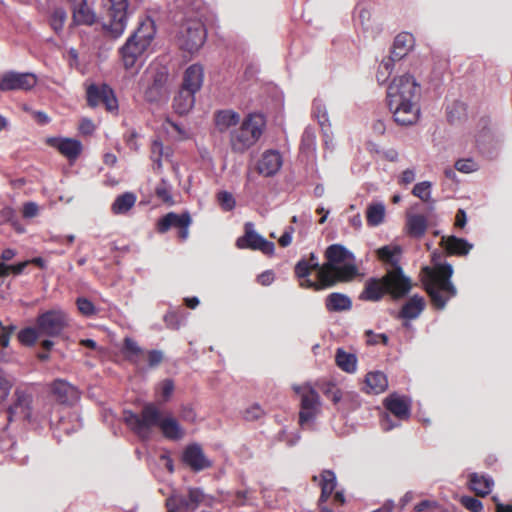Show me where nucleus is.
Returning <instances> with one entry per match:
<instances>
[{
    "label": "nucleus",
    "instance_id": "f257e3e1",
    "mask_svg": "<svg viewBox=\"0 0 512 512\" xmlns=\"http://www.w3.org/2000/svg\"><path fill=\"white\" fill-rule=\"evenodd\" d=\"M419 86L412 75L393 79L387 89L388 107L395 122L402 126L414 125L420 117Z\"/></svg>",
    "mask_w": 512,
    "mask_h": 512
},
{
    "label": "nucleus",
    "instance_id": "9b49d317",
    "mask_svg": "<svg viewBox=\"0 0 512 512\" xmlns=\"http://www.w3.org/2000/svg\"><path fill=\"white\" fill-rule=\"evenodd\" d=\"M206 40V30L200 20H187L179 31L178 44L181 49L194 53Z\"/></svg>",
    "mask_w": 512,
    "mask_h": 512
},
{
    "label": "nucleus",
    "instance_id": "7ed1b4c3",
    "mask_svg": "<svg viewBox=\"0 0 512 512\" xmlns=\"http://www.w3.org/2000/svg\"><path fill=\"white\" fill-rule=\"evenodd\" d=\"M325 257L327 261L318 272V287H331L336 282L350 280L357 274L355 257L343 245H330L325 251Z\"/></svg>",
    "mask_w": 512,
    "mask_h": 512
},
{
    "label": "nucleus",
    "instance_id": "3c124183",
    "mask_svg": "<svg viewBox=\"0 0 512 512\" xmlns=\"http://www.w3.org/2000/svg\"><path fill=\"white\" fill-rule=\"evenodd\" d=\"M13 380L8 376L0 373V403L7 400L13 387Z\"/></svg>",
    "mask_w": 512,
    "mask_h": 512
},
{
    "label": "nucleus",
    "instance_id": "680f3d73",
    "mask_svg": "<svg viewBox=\"0 0 512 512\" xmlns=\"http://www.w3.org/2000/svg\"><path fill=\"white\" fill-rule=\"evenodd\" d=\"M39 207L35 202H26L23 205L22 215L24 218H33L38 215Z\"/></svg>",
    "mask_w": 512,
    "mask_h": 512
},
{
    "label": "nucleus",
    "instance_id": "4be33fe9",
    "mask_svg": "<svg viewBox=\"0 0 512 512\" xmlns=\"http://www.w3.org/2000/svg\"><path fill=\"white\" fill-rule=\"evenodd\" d=\"M385 407L399 419H407L410 416V401L397 394H392L385 399Z\"/></svg>",
    "mask_w": 512,
    "mask_h": 512
},
{
    "label": "nucleus",
    "instance_id": "13d9d810",
    "mask_svg": "<svg viewBox=\"0 0 512 512\" xmlns=\"http://www.w3.org/2000/svg\"><path fill=\"white\" fill-rule=\"evenodd\" d=\"M263 413L264 412L259 405H252L244 411L243 416L248 421H254L261 418Z\"/></svg>",
    "mask_w": 512,
    "mask_h": 512
},
{
    "label": "nucleus",
    "instance_id": "20e7f679",
    "mask_svg": "<svg viewBox=\"0 0 512 512\" xmlns=\"http://www.w3.org/2000/svg\"><path fill=\"white\" fill-rule=\"evenodd\" d=\"M410 289V278L404 275L402 268L389 269L381 279H369L360 298L367 301H378L388 293L398 299L404 297Z\"/></svg>",
    "mask_w": 512,
    "mask_h": 512
},
{
    "label": "nucleus",
    "instance_id": "6ab92c4d",
    "mask_svg": "<svg viewBox=\"0 0 512 512\" xmlns=\"http://www.w3.org/2000/svg\"><path fill=\"white\" fill-rule=\"evenodd\" d=\"M52 392L62 404L72 405L79 400V391L76 387L63 380H56L52 384Z\"/></svg>",
    "mask_w": 512,
    "mask_h": 512
},
{
    "label": "nucleus",
    "instance_id": "a19ab883",
    "mask_svg": "<svg viewBox=\"0 0 512 512\" xmlns=\"http://www.w3.org/2000/svg\"><path fill=\"white\" fill-rule=\"evenodd\" d=\"M43 336L38 329V325L35 327H27L22 329L18 334L19 341L27 346H32L36 343L39 337Z\"/></svg>",
    "mask_w": 512,
    "mask_h": 512
},
{
    "label": "nucleus",
    "instance_id": "2eb2a0df",
    "mask_svg": "<svg viewBox=\"0 0 512 512\" xmlns=\"http://www.w3.org/2000/svg\"><path fill=\"white\" fill-rule=\"evenodd\" d=\"M15 401L8 409L9 419L20 418L30 420L32 416V394L27 388L18 387L15 390Z\"/></svg>",
    "mask_w": 512,
    "mask_h": 512
},
{
    "label": "nucleus",
    "instance_id": "603ef678",
    "mask_svg": "<svg viewBox=\"0 0 512 512\" xmlns=\"http://www.w3.org/2000/svg\"><path fill=\"white\" fill-rule=\"evenodd\" d=\"M218 201L221 208L225 211L233 210L236 205L233 195L227 191H222L218 194Z\"/></svg>",
    "mask_w": 512,
    "mask_h": 512
},
{
    "label": "nucleus",
    "instance_id": "774afa93",
    "mask_svg": "<svg viewBox=\"0 0 512 512\" xmlns=\"http://www.w3.org/2000/svg\"><path fill=\"white\" fill-rule=\"evenodd\" d=\"M294 233V228L292 226H289L286 228L282 236L279 238V244L282 247H287L292 242V235Z\"/></svg>",
    "mask_w": 512,
    "mask_h": 512
},
{
    "label": "nucleus",
    "instance_id": "5fc2aeb1",
    "mask_svg": "<svg viewBox=\"0 0 512 512\" xmlns=\"http://www.w3.org/2000/svg\"><path fill=\"white\" fill-rule=\"evenodd\" d=\"M455 168L459 172L471 173L477 170V164L472 159H460L455 163Z\"/></svg>",
    "mask_w": 512,
    "mask_h": 512
},
{
    "label": "nucleus",
    "instance_id": "7c9ffc66",
    "mask_svg": "<svg viewBox=\"0 0 512 512\" xmlns=\"http://www.w3.org/2000/svg\"><path fill=\"white\" fill-rule=\"evenodd\" d=\"M240 122V115L232 110H222L215 115V125L220 132L235 127Z\"/></svg>",
    "mask_w": 512,
    "mask_h": 512
},
{
    "label": "nucleus",
    "instance_id": "c03bdc74",
    "mask_svg": "<svg viewBox=\"0 0 512 512\" xmlns=\"http://www.w3.org/2000/svg\"><path fill=\"white\" fill-rule=\"evenodd\" d=\"M431 188L432 184L429 181H423L417 183L412 190V193L415 197H418L424 202H428L431 200Z\"/></svg>",
    "mask_w": 512,
    "mask_h": 512
},
{
    "label": "nucleus",
    "instance_id": "39448f33",
    "mask_svg": "<svg viewBox=\"0 0 512 512\" xmlns=\"http://www.w3.org/2000/svg\"><path fill=\"white\" fill-rule=\"evenodd\" d=\"M424 285L427 293L431 297L433 304L438 309H443L446 303L453 298L457 290L450 278L453 274V268L450 264H438L434 268L425 267Z\"/></svg>",
    "mask_w": 512,
    "mask_h": 512
},
{
    "label": "nucleus",
    "instance_id": "5701e85b",
    "mask_svg": "<svg viewBox=\"0 0 512 512\" xmlns=\"http://www.w3.org/2000/svg\"><path fill=\"white\" fill-rule=\"evenodd\" d=\"M414 45L415 39L413 35L402 32L396 36L390 56L399 61L413 49Z\"/></svg>",
    "mask_w": 512,
    "mask_h": 512
},
{
    "label": "nucleus",
    "instance_id": "37998d69",
    "mask_svg": "<svg viewBox=\"0 0 512 512\" xmlns=\"http://www.w3.org/2000/svg\"><path fill=\"white\" fill-rule=\"evenodd\" d=\"M30 264V261H22L17 264H6L0 262V276L7 277L9 275H20L24 269Z\"/></svg>",
    "mask_w": 512,
    "mask_h": 512
},
{
    "label": "nucleus",
    "instance_id": "338daca9",
    "mask_svg": "<svg viewBox=\"0 0 512 512\" xmlns=\"http://www.w3.org/2000/svg\"><path fill=\"white\" fill-rule=\"evenodd\" d=\"M162 151H163V145L158 141H154L153 145H152V154H153V156L157 155V158L154 159V164L157 169H160L162 166L161 160H160Z\"/></svg>",
    "mask_w": 512,
    "mask_h": 512
},
{
    "label": "nucleus",
    "instance_id": "4c0bfd02",
    "mask_svg": "<svg viewBox=\"0 0 512 512\" xmlns=\"http://www.w3.org/2000/svg\"><path fill=\"white\" fill-rule=\"evenodd\" d=\"M406 227L410 236L419 238L424 235L427 229V220L422 215H409Z\"/></svg>",
    "mask_w": 512,
    "mask_h": 512
},
{
    "label": "nucleus",
    "instance_id": "f8f14e48",
    "mask_svg": "<svg viewBox=\"0 0 512 512\" xmlns=\"http://www.w3.org/2000/svg\"><path fill=\"white\" fill-rule=\"evenodd\" d=\"M319 268H321V266L318 257L314 253H311L307 259H301L295 266V274L300 279V286L303 288L322 290L323 288L318 287Z\"/></svg>",
    "mask_w": 512,
    "mask_h": 512
},
{
    "label": "nucleus",
    "instance_id": "6e6d98bb",
    "mask_svg": "<svg viewBox=\"0 0 512 512\" xmlns=\"http://www.w3.org/2000/svg\"><path fill=\"white\" fill-rule=\"evenodd\" d=\"M204 495L205 494L201 489L190 488L188 493L189 500H185L188 503V507L190 505L197 506L199 504H202V501L204 500Z\"/></svg>",
    "mask_w": 512,
    "mask_h": 512
},
{
    "label": "nucleus",
    "instance_id": "ea45409f",
    "mask_svg": "<svg viewBox=\"0 0 512 512\" xmlns=\"http://www.w3.org/2000/svg\"><path fill=\"white\" fill-rule=\"evenodd\" d=\"M396 61L397 60L392 56L382 60L376 74L378 83L384 84L389 79L392 72L394 71V65Z\"/></svg>",
    "mask_w": 512,
    "mask_h": 512
},
{
    "label": "nucleus",
    "instance_id": "a878e982",
    "mask_svg": "<svg viewBox=\"0 0 512 512\" xmlns=\"http://www.w3.org/2000/svg\"><path fill=\"white\" fill-rule=\"evenodd\" d=\"M313 480L321 487L320 505L325 502L336 488V476L331 470H324L319 476H313Z\"/></svg>",
    "mask_w": 512,
    "mask_h": 512
},
{
    "label": "nucleus",
    "instance_id": "e433bc0d",
    "mask_svg": "<svg viewBox=\"0 0 512 512\" xmlns=\"http://www.w3.org/2000/svg\"><path fill=\"white\" fill-rule=\"evenodd\" d=\"M136 195L132 192H126L119 195L111 206V210L114 214H125L127 213L136 203Z\"/></svg>",
    "mask_w": 512,
    "mask_h": 512
},
{
    "label": "nucleus",
    "instance_id": "e2e57ef3",
    "mask_svg": "<svg viewBox=\"0 0 512 512\" xmlns=\"http://www.w3.org/2000/svg\"><path fill=\"white\" fill-rule=\"evenodd\" d=\"M416 178V172L414 169H406L404 170L398 180V183L401 185H409Z\"/></svg>",
    "mask_w": 512,
    "mask_h": 512
},
{
    "label": "nucleus",
    "instance_id": "49530a36",
    "mask_svg": "<svg viewBox=\"0 0 512 512\" xmlns=\"http://www.w3.org/2000/svg\"><path fill=\"white\" fill-rule=\"evenodd\" d=\"M76 305L79 312L86 317H91L97 313L95 305L85 297L77 298Z\"/></svg>",
    "mask_w": 512,
    "mask_h": 512
},
{
    "label": "nucleus",
    "instance_id": "423d86ee",
    "mask_svg": "<svg viewBox=\"0 0 512 512\" xmlns=\"http://www.w3.org/2000/svg\"><path fill=\"white\" fill-rule=\"evenodd\" d=\"M156 34L155 23L150 17L143 18L136 31L120 48L121 59L125 69H131L148 51Z\"/></svg>",
    "mask_w": 512,
    "mask_h": 512
},
{
    "label": "nucleus",
    "instance_id": "412c9836",
    "mask_svg": "<svg viewBox=\"0 0 512 512\" xmlns=\"http://www.w3.org/2000/svg\"><path fill=\"white\" fill-rule=\"evenodd\" d=\"M281 166V155L277 151L270 150L263 153L258 163V171L268 177L277 173Z\"/></svg>",
    "mask_w": 512,
    "mask_h": 512
},
{
    "label": "nucleus",
    "instance_id": "ddd939ff",
    "mask_svg": "<svg viewBox=\"0 0 512 512\" xmlns=\"http://www.w3.org/2000/svg\"><path fill=\"white\" fill-rule=\"evenodd\" d=\"M147 77L151 85L146 90V98L149 101H157L167 93V82L169 78L168 70L165 67L150 66L147 70Z\"/></svg>",
    "mask_w": 512,
    "mask_h": 512
},
{
    "label": "nucleus",
    "instance_id": "58836bf2",
    "mask_svg": "<svg viewBox=\"0 0 512 512\" xmlns=\"http://www.w3.org/2000/svg\"><path fill=\"white\" fill-rule=\"evenodd\" d=\"M122 353L128 361L138 365L140 357L143 354V349L135 340L130 337H126L124 339Z\"/></svg>",
    "mask_w": 512,
    "mask_h": 512
},
{
    "label": "nucleus",
    "instance_id": "c756f323",
    "mask_svg": "<svg viewBox=\"0 0 512 512\" xmlns=\"http://www.w3.org/2000/svg\"><path fill=\"white\" fill-rule=\"evenodd\" d=\"M195 104V93L181 89L174 97L173 108L180 115L187 114Z\"/></svg>",
    "mask_w": 512,
    "mask_h": 512
},
{
    "label": "nucleus",
    "instance_id": "79ce46f5",
    "mask_svg": "<svg viewBox=\"0 0 512 512\" xmlns=\"http://www.w3.org/2000/svg\"><path fill=\"white\" fill-rule=\"evenodd\" d=\"M171 189V185L165 179H162L155 188L156 196L169 206H172L175 203L171 194Z\"/></svg>",
    "mask_w": 512,
    "mask_h": 512
},
{
    "label": "nucleus",
    "instance_id": "f03ea898",
    "mask_svg": "<svg viewBox=\"0 0 512 512\" xmlns=\"http://www.w3.org/2000/svg\"><path fill=\"white\" fill-rule=\"evenodd\" d=\"M124 422L141 439H149L154 427L158 426L163 435L171 440H179L184 431L178 421L167 415L161 416L160 410L153 403H146L140 414L131 411L124 412Z\"/></svg>",
    "mask_w": 512,
    "mask_h": 512
},
{
    "label": "nucleus",
    "instance_id": "2f4dec72",
    "mask_svg": "<svg viewBox=\"0 0 512 512\" xmlns=\"http://www.w3.org/2000/svg\"><path fill=\"white\" fill-rule=\"evenodd\" d=\"M442 244L450 254L466 255L472 249V244L455 236L443 237Z\"/></svg>",
    "mask_w": 512,
    "mask_h": 512
},
{
    "label": "nucleus",
    "instance_id": "c9c22d12",
    "mask_svg": "<svg viewBox=\"0 0 512 512\" xmlns=\"http://www.w3.org/2000/svg\"><path fill=\"white\" fill-rule=\"evenodd\" d=\"M425 302L423 297L414 295L402 307L401 316L406 319H415L423 311Z\"/></svg>",
    "mask_w": 512,
    "mask_h": 512
},
{
    "label": "nucleus",
    "instance_id": "f3484780",
    "mask_svg": "<svg viewBox=\"0 0 512 512\" xmlns=\"http://www.w3.org/2000/svg\"><path fill=\"white\" fill-rule=\"evenodd\" d=\"M182 461L193 471H202L212 466V462L205 456L199 444L188 445L182 454Z\"/></svg>",
    "mask_w": 512,
    "mask_h": 512
},
{
    "label": "nucleus",
    "instance_id": "4468645a",
    "mask_svg": "<svg viewBox=\"0 0 512 512\" xmlns=\"http://www.w3.org/2000/svg\"><path fill=\"white\" fill-rule=\"evenodd\" d=\"M252 227L253 225L251 223H247L245 225V235L237 239L236 246L239 249L249 248L252 250H259L266 255H272L275 250L274 243L266 240L260 234L256 233Z\"/></svg>",
    "mask_w": 512,
    "mask_h": 512
},
{
    "label": "nucleus",
    "instance_id": "a18cd8bd",
    "mask_svg": "<svg viewBox=\"0 0 512 512\" xmlns=\"http://www.w3.org/2000/svg\"><path fill=\"white\" fill-rule=\"evenodd\" d=\"M103 95V85L100 87L97 85H90L87 88L88 104L92 107L98 106L102 102Z\"/></svg>",
    "mask_w": 512,
    "mask_h": 512
},
{
    "label": "nucleus",
    "instance_id": "72a5a7b5",
    "mask_svg": "<svg viewBox=\"0 0 512 512\" xmlns=\"http://www.w3.org/2000/svg\"><path fill=\"white\" fill-rule=\"evenodd\" d=\"M335 361L337 366L347 373H354L357 370L356 355L346 352L343 348L336 350Z\"/></svg>",
    "mask_w": 512,
    "mask_h": 512
},
{
    "label": "nucleus",
    "instance_id": "4d7b16f0",
    "mask_svg": "<svg viewBox=\"0 0 512 512\" xmlns=\"http://www.w3.org/2000/svg\"><path fill=\"white\" fill-rule=\"evenodd\" d=\"M14 326H4L0 321V345L4 348L8 347L11 334L13 333Z\"/></svg>",
    "mask_w": 512,
    "mask_h": 512
},
{
    "label": "nucleus",
    "instance_id": "864d4df0",
    "mask_svg": "<svg viewBox=\"0 0 512 512\" xmlns=\"http://www.w3.org/2000/svg\"><path fill=\"white\" fill-rule=\"evenodd\" d=\"M173 390L174 384L172 380L166 379L159 384L157 393L163 398L164 401H167L171 397Z\"/></svg>",
    "mask_w": 512,
    "mask_h": 512
},
{
    "label": "nucleus",
    "instance_id": "473e14b6",
    "mask_svg": "<svg viewBox=\"0 0 512 512\" xmlns=\"http://www.w3.org/2000/svg\"><path fill=\"white\" fill-rule=\"evenodd\" d=\"M386 208L382 202L370 203L366 208L367 224L371 227L381 225L385 220Z\"/></svg>",
    "mask_w": 512,
    "mask_h": 512
},
{
    "label": "nucleus",
    "instance_id": "0e129e2a",
    "mask_svg": "<svg viewBox=\"0 0 512 512\" xmlns=\"http://www.w3.org/2000/svg\"><path fill=\"white\" fill-rule=\"evenodd\" d=\"M163 360V353L160 350H151L148 352V363L149 367H155L159 365Z\"/></svg>",
    "mask_w": 512,
    "mask_h": 512
},
{
    "label": "nucleus",
    "instance_id": "69168bd1",
    "mask_svg": "<svg viewBox=\"0 0 512 512\" xmlns=\"http://www.w3.org/2000/svg\"><path fill=\"white\" fill-rule=\"evenodd\" d=\"M382 342L383 344H387L388 337L386 334H375L372 331L367 332V343L371 345H375Z\"/></svg>",
    "mask_w": 512,
    "mask_h": 512
},
{
    "label": "nucleus",
    "instance_id": "9d476101",
    "mask_svg": "<svg viewBox=\"0 0 512 512\" xmlns=\"http://www.w3.org/2000/svg\"><path fill=\"white\" fill-rule=\"evenodd\" d=\"M38 329L43 336L57 337L69 327L70 318L61 308H53L38 315Z\"/></svg>",
    "mask_w": 512,
    "mask_h": 512
},
{
    "label": "nucleus",
    "instance_id": "8fccbe9b",
    "mask_svg": "<svg viewBox=\"0 0 512 512\" xmlns=\"http://www.w3.org/2000/svg\"><path fill=\"white\" fill-rule=\"evenodd\" d=\"M166 506L168 508V512H180V508H188V503L185 501L183 497L177 494H172L166 500Z\"/></svg>",
    "mask_w": 512,
    "mask_h": 512
},
{
    "label": "nucleus",
    "instance_id": "cd10ccee",
    "mask_svg": "<svg viewBox=\"0 0 512 512\" xmlns=\"http://www.w3.org/2000/svg\"><path fill=\"white\" fill-rule=\"evenodd\" d=\"M402 249L398 245H387L377 250L378 258L385 264L391 266V269L401 268L399 266Z\"/></svg>",
    "mask_w": 512,
    "mask_h": 512
},
{
    "label": "nucleus",
    "instance_id": "b1692460",
    "mask_svg": "<svg viewBox=\"0 0 512 512\" xmlns=\"http://www.w3.org/2000/svg\"><path fill=\"white\" fill-rule=\"evenodd\" d=\"M388 387V380L384 373L380 371L369 372L365 376L364 390L369 394L383 393Z\"/></svg>",
    "mask_w": 512,
    "mask_h": 512
},
{
    "label": "nucleus",
    "instance_id": "c85d7f7f",
    "mask_svg": "<svg viewBox=\"0 0 512 512\" xmlns=\"http://www.w3.org/2000/svg\"><path fill=\"white\" fill-rule=\"evenodd\" d=\"M469 485L478 496L484 497L491 492L494 486V481L487 475L472 473L470 475Z\"/></svg>",
    "mask_w": 512,
    "mask_h": 512
},
{
    "label": "nucleus",
    "instance_id": "de8ad7c7",
    "mask_svg": "<svg viewBox=\"0 0 512 512\" xmlns=\"http://www.w3.org/2000/svg\"><path fill=\"white\" fill-rule=\"evenodd\" d=\"M66 18L67 14L62 8H57L54 10L51 15L50 23L55 32H59L63 29Z\"/></svg>",
    "mask_w": 512,
    "mask_h": 512
},
{
    "label": "nucleus",
    "instance_id": "1a4fd4ad",
    "mask_svg": "<svg viewBox=\"0 0 512 512\" xmlns=\"http://www.w3.org/2000/svg\"><path fill=\"white\" fill-rule=\"evenodd\" d=\"M107 20L104 26L119 37L124 32L128 18V0H102Z\"/></svg>",
    "mask_w": 512,
    "mask_h": 512
},
{
    "label": "nucleus",
    "instance_id": "a211bd4d",
    "mask_svg": "<svg viewBox=\"0 0 512 512\" xmlns=\"http://www.w3.org/2000/svg\"><path fill=\"white\" fill-rule=\"evenodd\" d=\"M46 142L69 160L77 159L82 152L81 142L73 138L50 137Z\"/></svg>",
    "mask_w": 512,
    "mask_h": 512
},
{
    "label": "nucleus",
    "instance_id": "aec40b11",
    "mask_svg": "<svg viewBox=\"0 0 512 512\" xmlns=\"http://www.w3.org/2000/svg\"><path fill=\"white\" fill-rule=\"evenodd\" d=\"M204 80V69L200 64L190 65L184 72L182 89L197 93Z\"/></svg>",
    "mask_w": 512,
    "mask_h": 512
},
{
    "label": "nucleus",
    "instance_id": "bb28decb",
    "mask_svg": "<svg viewBox=\"0 0 512 512\" xmlns=\"http://www.w3.org/2000/svg\"><path fill=\"white\" fill-rule=\"evenodd\" d=\"M96 21L94 11L88 6L86 1L79 0L74 3L73 22L76 25H92Z\"/></svg>",
    "mask_w": 512,
    "mask_h": 512
},
{
    "label": "nucleus",
    "instance_id": "bf43d9fd",
    "mask_svg": "<svg viewBox=\"0 0 512 512\" xmlns=\"http://www.w3.org/2000/svg\"><path fill=\"white\" fill-rule=\"evenodd\" d=\"M461 502L465 508L472 512H480L483 508L481 501L473 497H463Z\"/></svg>",
    "mask_w": 512,
    "mask_h": 512
},
{
    "label": "nucleus",
    "instance_id": "393cba45",
    "mask_svg": "<svg viewBox=\"0 0 512 512\" xmlns=\"http://www.w3.org/2000/svg\"><path fill=\"white\" fill-rule=\"evenodd\" d=\"M190 224L191 217L189 213H183L179 215L174 212H170L158 221L157 229L159 232L165 233L171 227L180 228L181 226H190Z\"/></svg>",
    "mask_w": 512,
    "mask_h": 512
},
{
    "label": "nucleus",
    "instance_id": "09e8293b",
    "mask_svg": "<svg viewBox=\"0 0 512 512\" xmlns=\"http://www.w3.org/2000/svg\"><path fill=\"white\" fill-rule=\"evenodd\" d=\"M103 97L102 102L105 104L108 111H115L118 108L117 99L114 95L113 90L108 85H103Z\"/></svg>",
    "mask_w": 512,
    "mask_h": 512
},
{
    "label": "nucleus",
    "instance_id": "0eeeda50",
    "mask_svg": "<svg viewBox=\"0 0 512 512\" xmlns=\"http://www.w3.org/2000/svg\"><path fill=\"white\" fill-rule=\"evenodd\" d=\"M264 117L260 114H249L241 125L231 131L230 146L235 153H244L254 146L263 133Z\"/></svg>",
    "mask_w": 512,
    "mask_h": 512
},
{
    "label": "nucleus",
    "instance_id": "052dcab7",
    "mask_svg": "<svg viewBox=\"0 0 512 512\" xmlns=\"http://www.w3.org/2000/svg\"><path fill=\"white\" fill-rule=\"evenodd\" d=\"M314 114L319 124L324 127L328 124V116L324 107L319 102L314 103Z\"/></svg>",
    "mask_w": 512,
    "mask_h": 512
},
{
    "label": "nucleus",
    "instance_id": "dca6fc26",
    "mask_svg": "<svg viewBox=\"0 0 512 512\" xmlns=\"http://www.w3.org/2000/svg\"><path fill=\"white\" fill-rule=\"evenodd\" d=\"M3 86L6 91L30 90L37 84V77L32 73L8 71L2 75Z\"/></svg>",
    "mask_w": 512,
    "mask_h": 512
},
{
    "label": "nucleus",
    "instance_id": "f704fd0d",
    "mask_svg": "<svg viewBox=\"0 0 512 512\" xmlns=\"http://www.w3.org/2000/svg\"><path fill=\"white\" fill-rule=\"evenodd\" d=\"M326 308L331 312H339L349 310L352 306L350 298L341 293H331L326 298Z\"/></svg>",
    "mask_w": 512,
    "mask_h": 512
},
{
    "label": "nucleus",
    "instance_id": "6e6552de",
    "mask_svg": "<svg viewBox=\"0 0 512 512\" xmlns=\"http://www.w3.org/2000/svg\"><path fill=\"white\" fill-rule=\"evenodd\" d=\"M293 390L300 397L299 423L302 427H310L320 413V397L310 384L295 385Z\"/></svg>",
    "mask_w": 512,
    "mask_h": 512
}]
</instances>
